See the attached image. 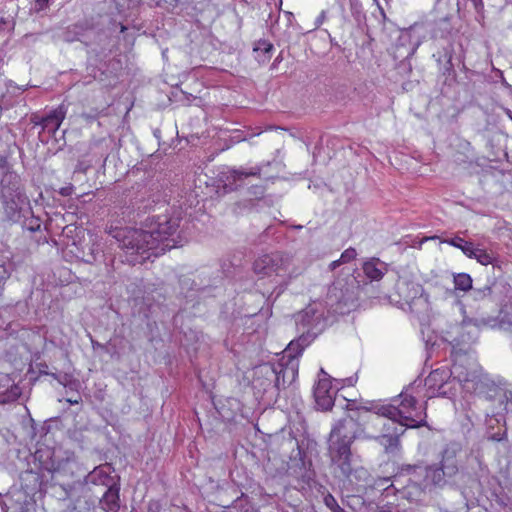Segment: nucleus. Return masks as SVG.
<instances>
[{
    "instance_id": "obj_1",
    "label": "nucleus",
    "mask_w": 512,
    "mask_h": 512,
    "mask_svg": "<svg viewBox=\"0 0 512 512\" xmlns=\"http://www.w3.org/2000/svg\"><path fill=\"white\" fill-rule=\"evenodd\" d=\"M179 227V219L167 216L158 217L151 223L148 230L131 227H110L107 231L118 243V247L126 254V261L135 265L143 263L160 245L161 251L177 247V241L172 237Z\"/></svg>"
},
{
    "instance_id": "obj_2",
    "label": "nucleus",
    "mask_w": 512,
    "mask_h": 512,
    "mask_svg": "<svg viewBox=\"0 0 512 512\" xmlns=\"http://www.w3.org/2000/svg\"><path fill=\"white\" fill-rule=\"evenodd\" d=\"M361 426L357 420L347 416L334 425L328 438V456L341 476L349 478L352 474L351 445L357 438Z\"/></svg>"
},
{
    "instance_id": "obj_3",
    "label": "nucleus",
    "mask_w": 512,
    "mask_h": 512,
    "mask_svg": "<svg viewBox=\"0 0 512 512\" xmlns=\"http://www.w3.org/2000/svg\"><path fill=\"white\" fill-rule=\"evenodd\" d=\"M403 470L415 479L423 476L426 487L443 488L458 474L459 464L455 450L445 449L438 464L407 465Z\"/></svg>"
},
{
    "instance_id": "obj_4",
    "label": "nucleus",
    "mask_w": 512,
    "mask_h": 512,
    "mask_svg": "<svg viewBox=\"0 0 512 512\" xmlns=\"http://www.w3.org/2000/svg\"><path fill=\"white\" fill-rule=\"evenodd\" d=\"M400 402L397 406L385 405L378 409L380 416L390 420V424L394 422L401 427L417 428L426 426V403L419 404L416 398L406 389L399 395Z\"/></svg>"
},
{
    "instance_id": "obj_5",
    "label": "nucleus",
    "mask_w": 512,
    "mask_h": 512,
    "mask_svg": "<svg viewBox=\"0 0 512 512\" xmlns=\"http://www.w3.org/2000/svg\"><path fill=\"white\" fill-rule=\"evenodd\" d=\"M292 257L281 252L265 254L255 260L253 264L254 272L260 277H280L287 285L288 282L298 275L294 269H290Z\"/></svg>"
},
{
    "instance_id": "obj_6",
    "label": "nucleus",
    "mask_w": 512,
    "mask_h": 512,
    "mask_svg": "<svg viewBox=\"0 0 512 512\" xmlns=\"http://www.w3.org/2000/svg\"><path fill=\"white\" fill-rule=\"evenodd\" d=\"M395 289L399 298L409 306L411 312L421 313L428 310V295L425 294L422 285L399 277Z\"/></svg>"
},
{
    "instance_id": "obj_7",
    "label": "nucleus",
    "mask_w": 512,
    "mask_h": 512,
    "mask_svg": "<svg viewBox=\"0 0 512 512\" xmlns=\"http://www.w3.org/2000/svg\"><path fill=\"white\" fill-rule=\"evenodd\" d=\"M321 375L314 387V398L316 405L323 411H328L334 406L335 392L332 390L331 379L328 374L321 369Z\"/></svg>"
},
{
    "instance_id": "obj_8",
    "label": "nucleus",
    "mask_w": 512,
    "mask_h": 512,
    "mask_svg": "<svg viewBox=\"0 0 512 512\" xmlns=\"http://www.w3.org/2000/svg\"><path fill=\"white\" fill-rule=\"evenodd\" d=\"M322 315L318 314L316 309L309 306L304 310L299 312L295 316V323L298 327V330L305 331V333L312 334V337L315 338L317 335L318 325L321 323Z\"/></svg>"
},
{
    "instance_id": "obj_9",
    "label": "nucleus",
    "mask_w": 512,
    "mask_h": 512,
    "mask_svg": "<svg viewBox=\"0 0 512 512\" xmlns=\"http://www.w3.org/2000/svg\"><path fill=\"white\" fill-rule=\"evenodd\" d=\"M383 428L386 432L377 436L376 441L385 448L387 453L396 451L400 442L399 437L404 433L405 429L396 422H394V425H391L389 419L383 424Z\"/></svg>"
},
{
    "instance_id": "obj_10",
    "label": "nucleus",
    "mask_w": 512,
    "mask_h": 512,
    "mask_svg": "<svg viewBox=\"0 0 512 512\" xmlns=\"http://www.w3.org/2000/svg\"><path fill=\"white\" fill-rule=\"evenodd\" d=\"M451 377V372L447 368H437L430 372L425 379L429 397L444 396L446 391H443L444 385Z\"/></svg>"
},
{
    "instance_id": "obj_11",
    "label": "nucleus",
    "mask_w": 512,
    "mask_h": 512,
    "mask_svg": "<svg viewBox=\"0 0 512 512\" xmlns=\"http://www.w3.org/2000/svg\"><path fill=\"white\" fill-rule=\"evenodd\" d=\"M275 367L277 368L278 376H280V382H278V389H280L295 381L298 376L299 361L294 358L284 359V357H282L276 362Z\"/></svg>"
},
{
    "instance_id": "obj_12",
    "label": "nucleus",
    "mask_w": 512,
    "mask_h": 512,
    "mask_svg": "<svg viewBox=\"0 0 512 512\" xmlns=\"http://www.w3.org/2000/svg\"><path fill=\"white\" fill-rule=\"evenodd\" d=\"M113 471V468L109 464L100 465L96 468H94L93 471H91L85 478V481L87 484H93V485H102L106 486L107 488L110 487V485L115 484L113 481V478L111 477V473Z\"/></svg>"
},
{
    "instance_id": "obj_13",
    "label": "nucleus",
    "mask_w": 512,
    "mask_h": 512,
    "mask_svg": "<svg viewBox=\"0 0 512 512\" xmlns=\"http://www.w3.org/2000/svg\"><path fill=\"white\" fill-rule=\"evenodd\" d=\"M65 116L66 108L64 105L58 106L47 116L41 117L40 123L42 129L48 131L51 135H55L56 131L60 128L61 123L65 119Z\"/></svg>"
},
{
    "instance_id": "obj_14",
    "label": "nucleus",
    "mask_w": 512,
    "mask_h": 512,
    "mask_svg": "<svg viewBox=\"0 0 512 512\" xmlns=\"http://www.w3.org/2000/svg\"><path fill=\"white\" fill-rule=\"evenodd\" d=\"M313 339L314 338L312 337L310 331L308 333L302 331V334L299 336L298 339L292 340L288 344L282 357H284V359H298L304 348L308 346Z\"/></svg>"
},
{
    "instance_id": "obj_15",
    "label": "nucleus",
    "mask_w": 512,
    "mask_h": 512,
    "mask_svg": "<svg viewBox=\"0 0 512 512\" xmlns=\"http://www.w3.org/2000/svg\"><path fill=\"white\" fill-rule=\"evenodd\" d=\"M275 365L276 362H267L255 368L254 374L257 376V379H260L261 377L264 378V381L261 383V385L269 386L273 383L274 386L278 389L280 376L277 374V368Z\"/></svg>"
},
{
    "instance_id": "obj_16",
    "label": "nucleus",
    "mask_w": 512,
    "mask_h": 512,
    "mask_svg": "<svg viewBox=\"0 0 512 512\" xmlns=\"http://www.w3.org/2000/svg\"><path fill=\"white\" fill-rule=\"evenodd\" d=\"M119 490L116 484L110 485L101 498L100 505L106 512H117L120 508Z\"/></svg>"
},
{
    "instance_id": "obj_17",
    "label": "nucleus",
    "mask_w": 512,
    "mask_h": 512,
    "mask_svg": "<svg viewBox=\"0 0 512 512\" xmlns=\"http://www.w3.org/2000/svg\"><path fill=\"white\" fill-rule=\"evenodd\" d=\"M363 272L371 281H378L387 272V266L377 258H372L363 264Z\"/></svg>"
},
{
    "instance_id": "obj_18",
    "label": "nucleus",
    "mask_w": 512,
    "mask_h": 512,
    "mask_svg": "<svg viewBox=\"0 0 512 512\" xmlns=\"http://www.w3.org/2000/svg\"><path fill=\"white\" fill-rule=\"evenodd\" d=\"M4 197L13 199L21 194L20 179L15 173H7L1 181Z\"/></svg>"
},
{
    "instance_id": "obj_19",
    "label": "nucleus",
    "mask_w": 512,
    "mask_h": 512,
    "mask_svg": "<svg viewBox=\"0 0 512 512\" xmlns=\"http://www.w3.org/2000/svg\"><path fill=\"white\" fill-rule=\"evenodd\" d=\"M255 58L259 63H266L271 58L273 45L266 40H259L254 46Z\"/></svg>"
},
{
    "instance_id": "obj_20",
    "label": "nucleus",
    "mask_w": 512,
    "mask_h": 512,
    "mask_svg": "<svg viewBox=\"0 0 512 512\" xmlns=\"http://www.w3.org/2000/svg\"><path fill=\"white\" fill-rule=\"evenodd\" d=\"M260 172H261L260 167H254V168H251L250 170L233 169L229 172V176H227V179L230 181L231 185H233V184L236 185L237 181H241L248 176H259Z\"/></svg>"
},
{
    "instance_id": "obj_21",
    "label": "nucleus",
    "mask_w": 512,
    "mask_h": 512,
    "mask_svg": "<svg viewBox=\"0 0 512 512\" xmlns=\"http://www.w3.org/2000/svg\"><path fill=\"white\" fill-rule=\"evenodd\" d=\"M451 246L459 248L467 257L472 258L474 244L470 241H466L463 238L456 236L450 239L444 240Z\"/></svg>"
},
{
    "instance_id": "obj_22",
    "label": "nucleus",
    "mask_w": 512,
    "mask_h": 512,
    "mask_svg": "<svg viewBox=\"0 0 512 512\" xmlns=\"http://www.w3.org/2000/svg\"><path fill=\"white\" fill-rule=\"evenodd\" d=\"M423 494V488L420 484L416 483V481H411V483L407 484L403 490V495L411 501L420 500Z\"/></svg>"
},
{
    "instance_id": "obj_23",
    "label": "nucleus",
    "mask_w": 512,
    "mask_h": 512,
    "mask_svg": "<svg viewBox=\"0 0 512 512\" xmlns=\"http://www.w3.org/2000/svg\"><path fill=\"white\" fill-rule=\"evenodd\" d=\"M472 258H475L480 264L485 266L493 264L496 259L493 253L475 246L473 249Z\"/></svg>"
},
{
    "instance_id": "obj_24",
    "label": "nucleus",
    "mask_w": 512,
    "mask_h": 512,
    "mask_svg": "<svg viewBox=\"0 0 512 512\" xmlns=\"http://www.w3.org/2000/svg\"><path fill=\"white\" fill-rule=\"evenodd\" d=\"M455 289L468 291L472 289V278L469 274L459 273L454 276Z\"/></svg>"
},
{
    "instance_id": "obj_25",
    "label": "nucleus",
    "mask_w": 512,
    "mask_h": 512,
    "mask_svg": "<svg viewBox=\"0 0 512 512\" xmlns=\"http://www.w3.org/2000/svg\"><path fill=\"white\" fill-rule=\"evenodd\" d=\"M106 138L95 139L91 141L89 149L91 152L103 155L108 149V143Z\"/></svg>"
},
{
    "instance_id": "obj_26",
    "label": "nucleus",
    "mask_w": 512,
    "mask_h": 512,
    "mask_svg": "<svg viewBox=\"0 0 512 512\" xmlns=\"http://www.w3.org/2000/svg\"><path fill=\"white\" fill-rule=\"evenodd\" d=\"M493 286L485 285L482 288H476L472 291V296L475 300H483L492 295Z\"/></svg>"
},
{
    "instance_id": "obj_27",
    "label": "nucleus",
    "mask_w": 512,
    "mask_h": 512,
    "mask_svg": "<svg viewBox=\"0 0 512 512\" xmlns=\"http://www.w3.org/2000/svg\"><path fill=\"white\" fill-rule=\"evenodd\" d=\"M324 503L331 510V512H346L339 506L336 499L331 494H327L324 497Z\"/></svg>"
},
{
    "instance_id": "obj_28",
    "label": "nucleus",
    "mask_w": 512,
    "mask_h": 512,
    "mask_svg": "<svg viewBox=\"0 0 512 512\" xmlns=\"http://www.w3.org/2000/svg\"><path fill=\"white\" fill-rule=\"evenodd\" d=\"M49 0H35L30 8V13H40L48 8Z\"/></svg>"
},
{
    "instance_id": "obj_29",
    "label": "nucleus",
    "mask_w": 512,
    "mask_h": 512,
    "mask_svg": "<svg viewBox=\"0 0 512 512\" xmlns=\"http://www.w3.org/2000/svg\"><path fill=\"white\" fill-rule=\"evenodd\" d=\"M368 476H369V474L366 469H364L362 467L356 468V469L352 468V474L348 479L352 482L353 481L352 477H354L356 480H364L365 481Z\"/></svg>"
},
{
    "instance_id": "obj_30",
    "label": "nucleus",
    "mask_w": 512,
    "mask_h": 512,
    "mask_svg": "<svg viewBox=\"0 0 512 512\" xmlns=\"http://www.w3.org/2000/svg\"><path fill=\"white\" fill-rule=\"evenodd\" d=\"M356 255V250L350 247L341 254L340 260L342 261L343 264L348 263L351 260H353L356 257Z\"/></svg>"
},
{
    "instance_id": "obj_31",
    "label": "nucleus",
    "mask_w": 512,
    "mask_h": 512,
    "mask_svg": "<svg viewBox=\"0 0 512 512\" xmlns=\"http://www.w3.org/2000/svg\"><path fill=\"white\" fill-rule=\"evenodd\" d=\"M465 322L473 324V325H476V326L488 324V322L486 320H484V319H481V320H478V319H468V320H465Z\"/></svg>"
},
{
    "instance_id": "obj_32",
    "label": "nucleus",
    "mask_w": 512,
    "mask_h": 512,
    "mask_svg": "<svg viewBox=\"0 0 512 512\" xmlns=\"http://www.w3.org/2000/svg\"><path fill=\"white\" fill-rule=\"evenodd\" d=\"M354 299L353 297V293L349 292L348 290L346 291V293L341 297V301H343L345 304H347L349 301H352Z\"/></svg>"
},
{
    "instance_id": "obj_33",
    "label": "nucleus",
    "mask_w": 512,
    "mask_h": 512,
    "mask_svg": "<svg viewBox=\"0 0 512 512\" xmlns=\"http://www.w3.org/2000/svg\"><path fill=\"white\" fill-rule=\"evenodd\" d=\"M72 190H73V186H67V187H63L61 188L60 190V194L62 196H69L72 194Z\"/></svg>"
},
{
    "instance_id": "obj_34",
    "label": "nucleus",
    "mask_w": 512,
    "mask_h": 512,
    "mask_svg": "<svg viewBox=\"0 0 512 512\" xmlns=\"http://www.w3.org/2000/svg\"><path fill=\"white\" fill-rule=\"evenodd\" d=\"M389 478H380L377 482H374L375 486L382 487L389 483Z\"/></svg>"
},
{
    "instance_id": "obj_35",
    "label": "nucleus",
    "mask_w": 512,
    "mask_h": 512,
    "mask_svg": "<svg viewBox=\"0 0 512 512\" xmlns=\"http://www.w3.org/2000/svg\"><path fill=\"white\" fill-rule=\"evenodd\" d=\"M475 9L479 12L483 9V1L482 0H471Z\"/></svg>"
},
{
    "instance_id": "obj_36",
    "label": "nucleus",
    "mask_w": 512,
    "mask_h": 512,
    "mask_svg": "<svg viewBox=\"0 0 512 512\" xmlns=\"http://www.w3.org/2000/svg\"><path fill=\"white\" fill-rule=\"evenodd\" d=\"M182 96H183V99H180V101H186L187 104L191 101V99H195L196 97H194L193 95L191 94H187L186 92H182Z\"/></svg>"
},
{
    "instance_id": "obj_37",
    "label": "nucleus",
    "mask_w": 512,
    "mask_h": 512,
    "mask_svg": "<svg viewBox=\"0 0 512 512\" xmlns=\"http://www.w3.org/2000/svg\"><path fill=\"white\" fill-rule=\"evenodd\" d=\"M341 264H343V263H342V261H341V260H340V258H339L338 260H335V261L331 262V263H330V265H329V268H330V270H332V271H333V270H335L337 267H339Z\"/></svg>"
},
{
    "instance_id": "obj_38",
    "label": "nucleus",
    "mask_w": 512,
    "mask_h": 512,
    "mask_svg": "<svg viewBox=\"0 0 512 512\" xmlns=\"http://www.w3.org/2000/svg\"><path fill=\"white\" fill-rule=\"evenodd\" d=\"M504 435H505V433H503L502 435H500L499 433H497V434H493V435L491 436V439H492V440H495V441H501V440H503V438H504L503 436H504Z\"/></svg>"
},
{
    "instance_id": "obj_39",
    "label": "nucleus",
    "mask_w": 512,
    "mask_h": 512,
    "mask_svg": "<svg viewBox=\"0 0 512 512\" xmlns=\"http://www.w3.org/2000/svg\"><path fill=\"white\" fill-rule=\"evenodd\" d=\"M82 117H83V118H85L86 120H89V121H90V120H94V119H96V117H97V116H96V115H89V114H87V113H83V114H82Z\"/></svg>"
},
{
    "instance_id": "obj_40",
    "label": "nucleus",
    "mask_w": 512,
    "mask_h": 512,
    "mask_svg": "<svg viewBox=\"0 0 512 512\" xmlns=\"http://www.w3.org/2000/svg\"><path fill=\"white\" fill-rule=\"evenodd\" d=\"M95 260H96V257H95V255H94V250H92V254H91L90 258L86 259L85 261H86L87 263H92V262H93V261H95Z\"/></svg>"
},
{
    "instance_id": "obj_41",
    "label": "nucleus",
    "mask_w": 512,
    "mask_h": 512,
    "mask_svg": "<svg viewBox=\"0 0 512 512\" xmlns=\"http://www.w3.org/2000/svg\"><path fill=\"white\" fill-rule=\"evenodd\" d=\"M40 119L38 116H34L32 118V122L35 124V125H40L41 126V123H40Z\"/></svg>"
},
{
    "instance_id": "obj_42",
    "label": "nucleus",
    "mask_w": 512,
    "mask_h": 512,
    "mask_svg": "<svg viewBox=\"0 0 512 512\" xmlns=\"http://www.w3.org/2000/svg\"><path fill=\"white\" fill-rule=\"evenodd\" d=\"M67 402L70 404H78L80 402V398L78 399H67Z\"/></svg>"
},
{
    "instance_id": "obj_43",
    "label": "nucleus",
    "mask_w": 512,
    "mask_h": 512,
    "mask_svg": "<svg viewBox=\"0 0 512 512\" xmlns=\"http://www.w3.org/2000/svg\"><path fill=\"white\" fill-rule=\"evenodd\" d=\"M256 191L254 192L255 195L259 194V195H262L263 194V187H256Z\"/></svg>"
},
{
    "instance_id": "obj_44",
    "label": "nucleus",
    "mask_w": 512,
    "mask_h": 512,
    "mask_svg": "<svg viewBox=\"0 0 512 512\" xmlns=\"http://www.w3.org/2000/svg\"><path fill=\"white\" fill-rule=\"evenodd\" d=\"M12 392H13L14 396H18L19 395L18 387L15 386L14 389L12 390Z\"/></svg>"
},
{
    "instance_id": "obj_45",
    "label": "nucleus",
    "mask_w": 512,
    "mask_h": 512,
    "mask_svg": "<svg viewBox=\"0 0 512 512\" xmlns=\"http://www.w3.org/2000/svg\"><path fill=\"white\" fill-rule=\"evenodd\" d=\"M339 284H340V283H335V284H334V286H333V291H335V290H337V289H338V285H339Z\"/></svg>"
},
{
    "instance_id": "obj_46",
    "label": "nucleus",
    "mask_w": 512,
    "mask_h": 512,
    "mask_svg": "<svg viewBox=\"0 0 512 512\" xmlns=\"http://www.w3.org/2000/svg\"><path fill=\"white\" fill-rule=\"evenodd\" d=\"M92 344H93V347H95V346L103 347L102 345H100L99 343H95L94 341H92Z\"/></svg>"
},
{
    "instance_id": "obj_47",
    "label": "nucleus",
    "mask_w": 512,
    "mask_h": 512,
    "mask_svg": "<svg viewBox=\"0 0 512 512\" xmlns=\"http://www.w3.org/2000/svg\"><path fill=\"white\" fill-rule=\"evenodd\" d=\"M352 499L357 501L359 500L356 496H353Z\"/></svg>"
}]
</instances>
